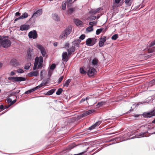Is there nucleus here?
Listing matches in <instances>:
<instances>
[{"label": "nucleus", "instance_id": "6e6552de", "mask_svg": "<svg viewBox=\"0 0 155 155\" xmlns=\"http://www.w3.org/2000/svg\"><path fill=\"white\" fill-rule=\"evenodd\" d=\"M95 110L93 109L88 110L84 112L83 114H81L78 117V119H80L82 118L89 115L94 111Z\"/></svg>", "mask_w": 155, "mask_h": 155}, {"label": "nucleus", "instance_id": "7ed1b4c3", "mask_svg": "<svg viewBox=\"0 0 155 155\" xmlns=\"http://www.w3.org/2000/svg\"><path fill=\"white\" fill-rule=\"evenodd\" d=\"M0 41L1 42V45L4 48H8L11 45V41L8 39L7 36H0Z\"/></svg>", "mask_w": 155, "mask_h": 155}, {"label": "nucleus", "instance_id": "bf43d9fd", "mask_svg": "<svg viewBox=\"0 0 155 155\" xmlns=\"http://www.w3.org/2000/svg\"><path fill=\"white\" fill-rule=\"evenodd\" d=\"M21 14L20 12H16L15 14V15L16 17H18Z\"/></svg>", "mask_w": 155, "mask_h": 155}, {"label": "nucleus", "instance_id": "a19ab883", "mask_svg": "<svg viewBox=\"0 0 155 155\" xmlns=\"http://www.w3.org/2000/svg\"><path fill=\"white\" fill-rule=\"evenodd\" d=\"M33 18H32V20L31 21H29V24L30 25H33L35 22V18L33 19Z\"/></svg>", "mask_w": 155, "mask_h": 155}, {"label": "nucleus", "instance_id": "39448f33", "mask_svg": "<svg viewBox=\"0 0 155 155\" xmlns=\"http://www.w3.org/2000/svg\"><path fill=\"white\" fill-rule=\"evenodd\" d=\"M8 79L13 82H20L25 81L26 80V78L25 77H8Z\"/></svg>", "mask_w": 155, "mask_h": 155}, {"label": "nucleus", "instance_id": "a878e982", "mask_svg": "<svg viewBox=\"0 0 155 155\" xmlns=\"http://www.w3.org/2000/svg\"><path fill=\"white\" fill-rule=\"evenodd\" d=\"M98 60L96 58H94V59L92 61V65L94 66H95L97 64Z\"/></svg>", "mask_w": 155, "mask_h": 155}, {"label": "nucleus", "instance_id": "423d86ee", "mask_svg": "<svg viewBox=\"0 0 155 155\" xmlns=\"http://www.w3.org/2000/svg\"><path fill=\"white\" fill-rule=\"evenodd\" d=\"M143 117L145 118H150L155 116V110L153 109L150 111L144 112L142 114Z\"/></svg>", "mask_w": 155, "mask_h": 155}, {"label": "nucleus", "instance_id": "e2e57ef3", "mask_svg": "<svg viewBox=\"0 0 155 155\" xmlns=\"http://www.w3.org/2000/svg\"><path fill=\"white\" fill-rule=\"evenodd\" d=\"M44 71V70H42L41 71V72H40V76H41V79H42V77H43V74H42V73H43V72Z\"/></svg>", "mask_w": 155, "mask_h": 155}, {"label": "nucleus", "instance_id": "09e8293b", "mask_svg": "<svg viewBox=\"0 0 155 155\" xmlns=\"http://www.w3.org/2000/svg\"><path fill=\"white\" fill-rule=\"evenodd\" d=\"M85 36H86L85 35L82 34L79 37V38L81 40H83L84 39Z\"/></svg>", "mask_w": 155, "mask_h": 155}, {"label": "nucleus", "instance_id": "b1692460", "mask_svg": "<svg viewBox=\"0 0 155 155\" xmlns=\"http://www.w3.org/2000/svg\"><path fill=\"white\" fill-rule=\"evenodd\" d=\"M147 49H148V52L149 53L155 52V47H153L151 48L150 47L149 48H148V47H147Z\"/></svg>", "mask_w": 155, "mask_h": 155}, {"label": "nucleus", "instance_id": "864d4df0", "mask_svg": "<svg viewBox=\"0 0 155 155\" xmlns=\"http://www.w3.org/2000/svg\"><path fill=\"white\" fill-rule=\"evenodd\" d=\"M88 148H87L86 149V150L84 152H82L78 154H74V155L71 154V155H82L85 152H86L87 151V150L88 149Z\"/></svg>", "mask_w": 155, "mask_h": 155}, {"label": "nucleus", "instance_id": "f257e3e1", "mask_svg": "<svg viewBox=\"0 0 155 155\" xmlns=\"http://www.w3.org/2000/svg\"><path fill=\"white\" fill-rule=\"evenodd\" d=\"M155 126L151 128H149L148 131H146L145 132H141L139 134L136 135L134 137H133L130 138V139H132L136 138H139L141 137H149L151 134H155Z\"/></svg>", "mask_w": 155, "mask_h": 155}, {"label": "nucleus", "instance_id": "13d9d810", "mask_svg": "<svg viewBox=\"0 0 155 155\" xmlns=\"http://www.w3.org/2000/svg\"><path fill=\"white\" fill-rule=\"evenodd\" d=\"M96 127L95 126H94V124L92 125L88 129L89 130H91L92 129H94L95 127Z\"/></svg>", "mask_w": 155, "mask_h": 155}, {"label": "nucleus", "instance_id": "37998d69", "mask_svg": "<svg viewBox=\"0 0 155 155\" xmlns=\"http://www.w3.org/2000/svg\"><path fill=\"white\" fill-rule=\"evenodd\" d=\"M89 99V97H87L84 98H83L80 101V103H81L84 102V101H87Z\"/></svg>", "mask_w": 155, "mask_h": 155}, {"label": "nucleus", "instance_id": "0e129e2a", "mask_svg": "<svg viewBox=\"0 0 155 155\" xmlns=\"http://www.w3.org/2000/svg\"><path fill=\"white\" fill-rule=\"evenodd\" d=\"M4 107L3 105H0V110H4Z\"/></svg>", "mask_w": 155, "mask_h": 155}, {"label": "nucleus", "instance_id": "5701e85b", "mask_svg": "<svg viewBox=\"0 0 155 155\" xmlns=\"http://www.w3.org/2000/svg\"><path fill=\"white\" fill-rule=\"evenodd\" d=\"M74 22L77 26L80 25L82 24V22L78 19H74Z\"/></svg>", "mask_w": 155, "mask_h": 155}, {"label": "nucleus", "instance_id": "58836bf2", "mask_svg": "<svg viewBox=\"0 0 155 155\" xmlns=\"http://www.w3.org/2000/svg\"><path fill=\"white\" fill-rule=\"evenodd\" d=\"M103 29L102 28H100L97 30L96 31V34L97 35H99L103 31Z\"/></svg>", "mask_w": 155, "mask_h": 155}, {"label": "nucleus", "instance_id": "9b49d317", "mask_svg": "<svg viewBox=\"0 0 155 155\" xmlns=\"http://www.w3.org/2000/svg\"><path fill=\"white\" fill-rule=\"evenodd\" d=\"M96 71L94 68L90 67L87 72V74L88 76H92L94 74H96Z\"/></svg>", "mask_w": 155, "mask_h": 155}, {"label": "nucleus", "instance_id": "412c9836", "mask_svg": "<svg viewBox=\"0 0 155 155\" xmlns=\"http://www.w3.org/2000/svg\"><path fill=\"white\" fill-rule=\"evenodd\" d=\"M11 63L12 64L15 66H17L18 65V62L15 59H12L11 61Z\"/></svg>", "mask_w": 155, "mask_h": 155}, {"label": "nucleus", "instance_id": "052dcab7", "mask_svg": "<svg viewBox=\"0 0 155 155\" xmlns=\"http://www.w3.org/2000/svg\"><path fill=\"white\" fill-rule=\"evenodd\" d=\"M16 100L15 99L13 101H12V102L10 104V105L11 106L13 104H14L15 103L16 101Z\"/></svg>", "mask_w": 155, "mask_h": 155}, {"label": "nucleus", "instance_id": "2f4dec72", "mask_svg": "<svg viewBox=\"0 0 155 155\" xmlns=\"http://www.w3.org/2000/svg\"><path fill=\"white\" fill-rule=\"evenodd\" d=\"M93 30V27L91 26H89L87 27L86 29V31L87 32H90Z\"/></svg>", "mask_w": 155, "mask_h": 155}, {"label": "nucleus", "instance_id": "f03ea898", "mask_svg": "<svg viewBox=\"0 0 155 155\" xmlns=\"http://www.w3.org/2000/svg\"><path fill=\"white\" fill-rule=\"evenodd\" d=\"M43 58L42 56H40L39 57H36L34 64L33 70H35L37 69H41L43 66Z\"/></svg>", "mask_w": 155, "mask_h": 155}, {"label": "nucleus", "instance_id": "c85d7f7f", "mask_svg": "<svg viewBox=\"0 0 155 155\" xmlns=\"http://www.w3.org/2000/svg\"><path fill=\"white\" fill-rule=\"evenodd\" d=\"M80 71L81 73L85 75L87 73V72L83 68H80Z\"/></svg>", "mask_w": 155, "mask_h": 155}, {"label": "nucleus", "instance_id": "603ef678", "mask_svg": "<svg viewBox=\"0 0 155 155\" xmlns=\"http://www.w3.org/2000/svg\"><path fill=\"white\" fill-rule=\"evenodd\" d=\"M53 72L52 71H49L48 73V78H49L51 77L52 74Z\"/></svg>", "mask_w": 155, "mask_h": 155}, {"label": "nucleus", "instance_id": "cd10ccee", "mask_svg": "<svg viewBox=\"0 0 155 155\" xmlns=\"http://www.w3.org/2000/svg\"><path fill=\"white\" fill-rule=\"evenodd\" d=\"M71 81V80L70 79L67 80L65 81V83L63 85V86L68 87L69 85V83Z\"/></svg>", "mask_w": 155, "mask_h": 155}, {"label": "nucleus", "instance_id": "680f3d73", "mask_svg": "<svg viewBox=\"0 0 155 155\" xmlns=\"http://www.w3.org/2000/svg\"><path fill=\"white\" fill-rule=\"evenodd\" d=\"M62 8L63 10H65L66 9V5L64 3V4L62 5Z\"/></svg>", "mask_w": 155, "mask_h": 155}, {"label": "nucleus", "instance_id": "4d7b16f0", "mask_svg": "<svg viewBox=\"0 0 155 155\" xmlns=\"http://www.w3.org/2000/svg\"><path fill=\"white\" fill-rule=\"evenodd\" d=\"M101 122L99 121H97L94 124V125L96 127L99 125L101 124Z\"/></svg>", "mask_w": 155, "mask_h": 155}, {"label": "nucleus", "instance_id": "6ab92c4d", "mask_svg": "<svg viewBox=\"0 0 155 155\" xmlns=\"http://www.w3.org/2000/svg\"><path fill=\"white\" fill-rule=\"evenodd\" d=\"M81 40L80 39L75 40L73 42V45L75 46L78 47Z\"/></svg>", "mask_w": 155, "mask_h": 155}, {"label": "nucleus", "instance_id": "5fc2aeb1", "mask_svg": "<svg viewBox=\"0 0 155 155\" xmlns=\"http://www.w3.org/2000/svg\"><path fill=\"white\" fill-rule=\"evenodd\" d=\"M22 19L21 17V16H20L16 18H15L14 20V22H15V21H17L18 20H20V19Z\"/></svg>", "mask_w": 155, "mask_h": 155}, {"label": "nucleus", "instance_id": "79ce46f5", "mask_svg": "<svg viewBox=\"0 0 155 155\" xmlns=\"http://www.w3.org/2000/svg\"><path fill=\"white\" fill-rule=\"evenodd\" d=\"M16 71L18 73H21V74L22 73H24V71L23 70V69H22L20 68H19V69H18L17 70H16Z\"/></svg>", "mask_w": 155, "mask_h": 155}, {"label": "nucleus", "instance_id": "3c124183", "mask_svg": "<svg viewBox=\"0 0 155 155\" xmlns=\"http://www.w3.org/2000/svg\"><path fill=\"white\" fill-rule=\"evenodd\" d=\"M155 45V40L152 41L150 44L149 45V46L150 47H151L152 46Z\"/></svg>", "mask_w": 155, "mask_h": 155}, {"label": "nucleus", "instance_id": "0eeeda50", "mask_svg": "<svg viewBox=\"0 0 155 155\" xmlns=\"http://www.w3.org/2000/svg\"><path fill=\"white\" fill-rule=\"evenodd\" d=\"M97 39L95 38H88L86 41V44L89 46H92L96 42Z\"/></svg>", "mask_w": 155, "mask_h": 155}, {"label": "nucleus", "instance_id": "ea45409f", "mask_svg": "<svg viewBox=\"0 0 155 155\" xmlns=\"http://www.w3.org/2000/svg\"><path fill=\"white\" fill-rule=\"evenodd\" d=\"M97 22L96 21H91L89 22V24L93 27V26L94 25H96L97 24Z\"/></svg>", "mask_w": 155, "mask_h": 155}, {"label": "nucleus", "instance_id": "c9c22d12", "mask_svg": "<svg viewBox=\"0 0 155 155\" xmlns=\"http://www.w3.org/2000/svg\"><path fill=\"white\" fill-rule=\"evenodd\" d=\"M106 102L104 101H99L97 103V105L98 106V107H100L102 106L105 104Z\"/></svg>", "mask_w": 155, "mask_h": 155}, {"label": "nucleus", "instance_id": "2eb2a0df", "mask_svg": "<svg viewBox=\"0 0 155 155\" xmlns=\"http://www.w3.org/2000/svg\"><path fill=\"white\" fill-rule=\"evenodd\" d=\"M106 36H104L103 38H99L100 41L99 42V45L100 47H102L103 46L104 43L106 41Z\"/></svg>", "mask_w": 155, "mask_h": 155}, {"label": "nucleus", "instance_id": "ddd939ff", "mask_svg": "<svg viewBox=\"0 0 155 155\" xmlns=\"http://www.w3.org/2000/svg\"><path fill=\"white\" fill-rule=\"evenodd\" d=\"M42 13V9H39L35 12L33 14L31 17L29 19V21H31L32 20V18L34 17H38L40 15H41Z\"/></svg>", "mask_w": 155, "mask_h": 155}, {"label": "nucleus", "instance_id": "de8ad7c7", "mask_svg": "<svg viewBox=\"0 0 155 155\" xmlns=\"http://www.w3.org/2000/svg\"><path fill=\"white\" fill-rule=\"evenodd\" d=\"M76 146V145L75 143H73L70 145L69 147V148L71 150L74 147Z\"/></svg>", "mask_w": 155, "mask_h": 155}, {"label": "nucleus", "instance_id": "7c9ffc66", "mask_svg": "<svg viewBox=\"0 0 155 155\" xmlns=\"http://www.w3.org/2000/svg\"><path fill=\"white\" fill-rule=\"evenodd\" d=\"M31 65V64L30 63H27L25 65L24 68L25 70H28L30 67Z\"/></svg>", "mask_w": 155, "mask_h": 155}, {"label": "nucleus", "instance_id": "4c0bfd02", "mask_svg": "<svg viewBox=\"0 0 155 155\" xmlns=\"http://www.w3.org/2000/svg\"><path fill=\"white\" fill-rule=\"evenodd\" d=\"M118 37V35L117 34H115L112 35L111 37L112 40H115Z\"/></svg>", "mask_w": 155, "mask_h": 155}, {"label": "nucleus", "instance_id": "f8f14e48", "mask_svg": "<svg viewBox=\"0 0 155 155\" xmlns=\"http://www.w3.org/2000/svg\"><path fill=\"white\" fill-rule=\"evenodd\" d=\"M34 54V50L33 49L29 48L27 51V58L31 59Z\"/></svg>", "mask_w": 155, "mask_h": 155}, {"label": "nucleus", "instance_id": "4be33fe9", "mask_svg": "<svg viewBox=\"0 0 155 155\" xmlns=\"http://www.w3.org/2000/svg\"><path fill=\"white\" fill-rule=\"evenodd\" d=\"M50 80V79L49 78H46L43 80L42 83L43 84V85H45L49 83Z\"/></svg>", "mask_w": 155, "mask_h": 155}, {"label": "nucleus", "instance_id": "774afa93", "mask_svg": "<svg viewBox=\"0 0 155 155\" xmlns=\"http://www.w3.org/2000/svg\"><path fill=\"white\" fill-rule=\"evenodd\" d=\"M15 75V73L13 71H12L10 73V75L11 76H13Z\"/></svg>", "mask_w": 155, "mask_h": 155}, {"label": "nucleus", "instance_id": "1a4fd4ad", "mask_svg": "<svg viewBox=\"0 0 155 155\" xmlns=\"http://www.w3.org/2000/svg\"><path fill=\"white\" fill-rule=\"evenodd\" d=\"M28 36L30 38L33 39H36L38 37V34L35 30L30 31L28 34Z\"/></svg>", "mask_w": 155, "mask_h": 155}, {"label": "nucleus", "instance_id": "72a5a7b5", "mask_svg": "<svg viewBox=\"0 0 155 155\" xmlns=\"http://www.w3.org/2000/svg\"><path fill=\"white\" fill-rule=\"evenodd\" d=\"M28 16V13L26 12H25L21 15V17L22 19L27 18Z\"/></svg>", "mask_w": 155, "mask_h": 155}, {"label": "nucleus", "instance_id": "dca6fc26", "mask_svg": "<svg viewBox=\"0 0 155 155\" xmlns=\"http://www.w3.org/2000/svg\"><path fill=\"white\" fill-rule=\"evenodd\" d=\"M30 28V25H28L23 24L21 25L20 28V30L21 31H27Z\"/></svg>", "mask_w": 155, "mask_h": 155}, {"label": "nucleus", "instance_id": "f3484780", "mask_svg": "<svg viewBox=\"0 0 155 155\" xmlns=\"http://www.w3.org/2000/svg\"><path fill=\"white\" fill-rule=\"evenodd\" d=\"M39 74L38 71H31L28 74V75L29 77L37 76Z\"/></svg>", "mask_w": 155, "mask_h": 155}, {"label": "nucleus", "instance_id": "338daca9", "mask_svg": "<svg viewBox=\"0 0 155 155\" xmlns=\"http://www.w3.org/2000/svg\"><path fill=\"white\" fill-rule=\"evenodd\" d=\"M69 10L70 13H72L74 11V9L72 8H69Z\"/></svg>", "mask_w": 155, "mask_h": 155}, {"label": "nucleus", "instance_id": "8fccbe9b", "mask_svg": "<svg viewBox=\"0 0 155 155\" xmlns=\"http://www.w3.org/2000/svg\"><path fill=\"white\" fill-rule=\"evenodd\" d=\"M64 78V76H61V77H60V78H59V79L58 80V83L59 84L60 83L61 81H62Z\"/></svg>", "mask_w": 155, "mask_h": 155}, {"label": "nucleus", "instance_id": "6e6d98bb", "mask_svg": "<svg viewBox=\"0 0 155 155\" xmlns=\"http://www.w3.org/2000/svg\"><path fill=\"white\" fill-rule=\"evenodd\" d=\"M8 98H7V102L8 103H10L12 101V100L11 99L9 98V95L8 96Z\"/></svg>", "mask_w": 155, "mask_h": 155}, {"label": "nucleus", "instance_id": "bb28decb", "mask_svg": "<svg viewBox=\"0 0 155 155\" xmlns=\"http://www.w3.org/2000/svg\"><path fill=\"white\" fill-rule=\"evenodd\" d=\"M20 90H18L16 91H13L9 95V97H10L12 96H15V94H18L20 92Z\"/></svg>", "mask_w": 155, "mask_h": 155}, {"label": "nucleus", "instance_id": "393cba45", "mask_svg": "<svg viewBox=\"0 0 155 155\" xmlns=\"http://www.w3.org/2000/svg\"><path fill=\"white\" fill-rule=\"evenodd\" d=\"M36 90L35 87H34L31 89H30L28 90L27 91H25L24 94H27L30 93H31L35 91Z\"/></svg>", "mask_w": 155, "mask_h": 155}, {"label": "nucleus", "instance_id": "aec40b11", "mask_svg": "<svg viewBox=\"0 0 155 155\" xmlns=\"http://www.w3.org/2000/svg\"><path fill=\"white\" fill-rule=\"evenodd\" d=\"M52 18L53 19L56 21H59L60 20L59 17L56 13H54L52 15Z\"/></svg>", "mask_w": 155, "mask_h": 155}, {"label": "nucleus", "instance_id": "e433bc0d", "mask_svg": "<svg viewBox=\"0 0 155 155\" xmlns=\"http://www.w3.org/2000/svg\"><path fill=\"white\" fill-rule=\"evenodd\" d=\"M56 65L55 64H52L50 66V69L53 71L55 68H56Z\"/></svg>", "mask_w": 155, "mask_h": 155}, {"label": "nucleus", "instance_id": "f704fd0d", "mask_svg": "<svg viewBox=\"0 0 155 155\" xmlns=\"http://www.w3.org/2000/svg\"><path fill=\"white\" fill-rule=\"evenodd\" d=\"M75 48L74 46H72L67 49V50H68L72 53L74 52L75 51Z\"/></svg>", "mask_w": 155, "mask_h": 155}, {"label": "nucleus", "instance_id": "a18cd8bd", "mask_svg": "<svg viewBox=\"0 0 155 155\" xmlns=\"http://www.w3.org/2000/svg\"><path fill=\"white\" fill-rule=\"evenodd\" d=\"M125 2L126 4L129 5H130L131 4V0H125Z\"/></svg>", "mask_w": 155, "mask_h": 155}, {"label": "nucleus", "instance_id": "4468645a", "mask_svg": "<svg viewBox=\"0 0 155 155\" xmlns=\"http://www.w3.org/2000/svg\"><path fill=\"white\" fill-rule=\"evenodd\" d=\"M62 60L64 61L67 62L68 60V55L66 52H63L62 55Z\"/></svg>", "mask_w": 155, "mask_h": 155}, {"label": "nucleus", "instance_id": "49530a36", "mask_svg": "<svg viewBox=\"0 0 155 155\" xmlns=\"http://www.w3.org/2000/svg\"><path fill=\"white\" fill-rule=\"evenodd\" d=\"M43 84L41 83L39 85L37 86L36 87H35L36 90L38 89V88L41 87L42 86H44Z\"/></svg>", "mask_w": 155, "mask_h": 155}, {"label": "nucleus", "instance_id": "a211bd4d", "mask_svg": "<svg viewBox=\"0 0 155 155\" xmlns=\"http://www.w3.org/2000/svg\"><path fill=\"white\" fill-rule=\"evenodd\" d=\"M101 9V8H98L95 9H92L89 12V13L91 14H95L96 13H98V12Z\"/></svg>", "mask_w": 155, "mask_h": 155}, {"label": "nucleus", "instance_id": "c756f323", "mask_svg": "<svg viewBox=\"0 0 155 155\" xmlns=\"http://www.w3.org/2000/svg\"><path fill=\"white\" fill-rule=\"evenodd\" d=\"M55 91V89H51V90L48 91L47 93V94L48 95H52Z\"/></svg>", "mask_w": 155, "mask_h": 155}, {"label": "nucleus", "instance_id": "69168bd1", "mask_svg": "<svg viewBox=\"0 0 155 155\" xmlns=\"http://www.w3.org/2000/svg\"><path fill=\"white\" fill-rule=\"evenodd\" d=\"M150 82L152 84H155V78L152 80Z\"/></svg>", "mask_w": 155, "mask_h": 155}, {"label": "nucleus", "instance_id": "473e14b6", "mask_svg": "<svg viewBox=\"0 0 155 155\" xmlns=\"http://www.w3.org/2000/svg\"><path fill=\"white\" fill-rule=\"evenodd\" d=\"M62 91H63V89L62 88H59L58 89V90L56 92V94L57 95H60V94L62 93Z\"/></svg>", "mask_w": 155, "mask_h": 155}, {"label": "nucleus", "instance_id": "20e7f679", "mask_svg": "<svg viewBox=\"0 0 155 155\" xmlns=\"http://www.w3.org/2000/svg\"><path fill=\"white\" fill-rule=\"evenodd\" d=\"M72 27L71 26H68L66 29H65L62 32L59 38L61 39H64L72 31Z\"/></svg>", "mask_w": 155, "mask_h": 155}, {"label": "nucleus", "instance_id": "c03bdc74", "mask_svg": "<svg viewBox=\"0 0 155 155\" xmlns=\"http://www.w3.org/2000/svg\"><path fill=\"white\" fill-rule=\"evenodd\" d=\"M96 18L97 17L96 16H92L89 17V19L90 20L92 21L95 20Z\"/></svg>", "mask_w": 155, "mask_h": 155}, {"label": "nucleus", "instance_id": "9d476101", "mask_svg": "<svg viewBox=\"0 0 155 155\" xmlns=\"http://www.w3.org/2000/svg\"><path fill=\"white\" fill-rule=\"evenodd\" d=\"M38 48L40 51L42 55V57H45L46 54V51L45 48L41 45H38L37 46Z\"/></svg>", "mask_w": 155, "mask_h": 155}]
</instances>
